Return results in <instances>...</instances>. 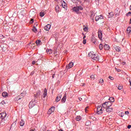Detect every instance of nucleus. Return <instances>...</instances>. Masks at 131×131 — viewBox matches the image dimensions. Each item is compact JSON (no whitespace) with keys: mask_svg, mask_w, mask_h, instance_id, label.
<instances>
[{"mask_svg":"<svg viewBox=\"0 0 131 131\" xmlns=\"http://www.w3.org/2000/svg\"><path fill=\"white\" fill-rule=\"evenodd\" d=\"M88 55L90 57V58H92L93 60H95V61H99L100 57L98 54H95V52L93 51L90 52Z\"/></svg>","mask_w":131,"mask_h":131,"instance_id":"f257e3e1","label":"nucleus"},{"mask_svg":"<svg viewBox=\"0 0 131 131\" xmlns=\"http://www.w3.org/2000/svg\"><path fill=\"white\" fill-rule=\"evenodd\" d=\"M73 10L74 12H76L77 14H78L79 13V11H82V10H83V8L81 6H77L74 7Z\"/></svg>","mask_w":131,"mask_h":131,"instance_id":"f03ea898","label":"nucleus"},{"mask_svg":"<svg viewBox=\"0 0 131 131\" xmlns=\"http://www.w3.org/2000/svg\"><path fill=\"white\" fill-rule=\"evenodd\" d=\"M97 114L99 115H101V114H103V108L102 106L98 105L97 108Z\"/></svg>","mask_w":131,"mask_h":131,"instance_id":"7ed1b4c3","label":"nucleus"},{"mask_svg":"<svg viewBox=\"0 0 131 131\" xmlns=\"http://www.w3.org/2000/svg\"><path fill=\"white\" fill-rule=\"evenodd\" d=\"M36 104V101L35 100H32L31 101L29 104V107L30 109L32 108L33 107H34V105Z\"/></svg>","mask_w":131,"mask_h":131,"instance_id":"20e7f679","label":"nucleus"},{"mask_svg":"<svg viewBox=\"0 0 131 131\" xmlns=\"http://www.w3.org/2000/svg\"><path fill=\"white\" fill-rule=\"evenodd\" d=\"M104 19V16L101 15L96 16L95 17V21H101V20H103Z\"/></svg>","mask_w":131,"mask_h":131,"instance_id":"39448f33","label":"nucleus"},{"mask_svg":"<svg viewBox=\"0 0 131 131\" xmlns=\"http://www.w3.org/2000/svg\"><path fill=\"white\" fill-rule=\"evenodd\" d=\"M54 112H55V107L52 106L49 109L47 113L48 115H51V114H52V113H53Z\"/></svg>","mask_w":131,"mask_h":131,"instance_id":"423d86ee","label":"nucleus"},{"mask_svg":"<svg viewBox=\"0 0 131 131\" xmlns=\"http://www.w3.org/2000/svg\"><path fill=\"white\" fill-rule=\"evenodd\" d=\"M98 34L99 39H102L103 33H102V30H101L100 29H98Z\"/></svg>","mask_w":131,"mask_h":131,"instance_id":"0eeeda50","label":"nucleus"},{"mask_svg":"<svg viewBox=\"0 0 131 131\" xmlns=\"http://www.w3.org/2000/svg\"><path fill=\"white\" fill-rule=\"evenodd\" d=\"M40 90H38L36 92V94L34 95L35 98H39L40 96Z\"/></svg>","mask_w":131,"mask_h":131,"instance_id":"6e6552de","label":"nucleus"},{"mask_svg":"<svg viewBox=\"0 0 131 131\" xmlns=\"http://www.w3.org/2000/svg\"><path fill=\"white\" fill-rule=\"evenodd\" d=\"M44 29L45 30H46V31H49V30H50V29H51V25L48 24L47 26H46L44 27Z\"/></svg>","mask_w":131,"mask_h":131,"instance_id":"1a4fd4ad","label":"nucleus"},{"mask_svg":"<svg viewBox=\"0 0 131 131\" xmlns=\"http://www.w3.org/2000/svg\"><path fill=\"white\" fill-rule=\"evenodd\" d=\"M66 99H67V95L65 94L63 98L61 99L62 103H65L66 102Z\"/></svg>","mask_w":131,"mask_h":131,"instance_id":"9d476101","label":"nucleus"},{"mask_svg":"<svg viewBox=\"0 0 131 131\" xmlns=\"http://www.w3.org/2000/svg\"><path fill=\"white\" fill-rule=\"evenodd\" d=\"M73 65H74L73 62H72V61H71V62L69 63L68 66H67V68L68 69H71V68H72L73 67Z\"/></svg>","mask_w":131,"mask_h":131,"instance_id":"9b49d317","label":"nucleus"},{"mask_svg":"<svg viewBox=\"0 0 131 131\" xmlns=\"http://www.w3.org/2000/svg\"><path fill=\"white\" fill-rule=\"evenodd\" d=\"M19 15H21V16H23L24 17V16L26 15V10H21L19 13Z\"/></svg>","mask_w":131,"mask_h":131,"instance_id":"f8f14e48","label":"nucleus"},{"mask_svg":"<svg viewBox=\"0 0 131 131\" xmlns=\"http://www.w3.org/2000/svg\"><path fill=\"white\" fill-rule=\"evenodd\" d=\"M106 112H107V113H111V112H112V111H113V107H107L106 109Z\"/></svg>","mask_w":131,"mask_h":131,"instance_id":"ddd939ff","label":"nucleus"},{"mask_svg":"<svg viewBox=\"0 0 131 131\" xmlns=\"http://www.w3.org/2000/svg\"><path fill=\"white\" fill-rule=\"evenodd\" d=\"M7 116V114L6 113H2L0 114V117L4 119Z\"/></svg>","mask_w":131,"mask_h":131,"instance_id":"4468645a","label":"nucleus"},{"mask_svg":"<svg viewBox=\"0 0 131 131\" xmlns=\"http://www.w3.org/2000/svg\"><path fill=\"white\" fill-rule=\"evenodd\" d=\"M106 104V106L107 107V108H109L110 107H111V106H112V102L108 101V102H105Z\"/></svg>","mask_w":131,"mask_h":131,"instance_id":"2eb2a0df","label":"nucleus"},{"mask_svg":"<svg viewBox=\"0 0 131 131\" xmlns=\"http://www.w3.org/2000/svg\"><path fill=\"white\" fill-rule=\"evenodd\" d=\"M47 92L48 91L47 90V89H45L43 94V98H46V97H47V95L48 94Z\"/></svg>","mask_w":131,"mask_h":131,"instance_id":"dca6fc26","label":"nucleus"},{"mask_svg":"<svg viewBox=\"0 0 131 131\" xmlns=\"http://www.w3.org/2000/svg\"><path fill=\"white\" fill-rule=\"evenodd\" d=\"M104 50H105V51H108L109 50V49H110V47H109V46L108 45L105 44L104 46Z\"/></svg>","mask_w":131,"mask_h":131,"instance_id":"f3484780","label":"nucleus"},{"mask_svg":"<svg viewBox=\"0 0 131 131\" xmlns=\"http://www.w3.org/2000/svg\"><path fill=\"white\" fill-rule=\"evenodd\" d=\"M61 97H62V95H58V96H57L56 98V102H59V101L61 100Z\"/></svg>","mask_w":131,"mask_h":131,"instance_id":"a211bd4d","label":"nucleus"},{"mask_svg":"<svg viewBox=\"0 0 131 131\" xmlns=\"http://www.w3.org/2000/svg\"><path fill=\"white\" fill-rule=\"evenodd\" d=\"M46 52H47V54H49V55L51 54H53V50L52 49H47Z\"/></svg>","mask_w":131,"mask_h":131,"instance_id":"6ab92c4d","label":"nucleus"},{"mask_svg":"<svg viewBox=\"0 0 131 131\" xmlns=\"http://www.w3.org/2000/svg\"><path fill=\"white\" fill-rule=\"evenodd\" d=\"M67 6V4H66V3H65V2H62V3H61V6L62 7V8H64V9H65V8H66Z\"/></svg>","mask_w":131,"mask_h":131,"instance_id":"aec40b11","label":"nucleus"},{"mask_svg":"<svg viewBox=\"0 0 131 131\" xmlns=\"http://www.w3.org/2000/svg\"><path fill=\"white\" fill-rule=\"evenodd\" d=\"M91 40L93 43H96V42H97V39L95 38L94 37L92 38Z\"/></svg>","mask_w":131,"mask_h":131,"instance_id":"412c9836","label":"nucleus"},{"mask_svg":"<svg viewBox=\"0 0 131 131\" xmlns=\"http://www.w3.org/2000/svg\"><path fill=\"white\" fill-rule=\"evenodd\" d=\"M2 96L4 98H7V97H8V93H7V92H3L2 93Z\"/></svg>","mask_w":131,"mask_h":131,"instance_id":"4be33fe9","label":"nucleus"},{"mask_svg":"<svg viewBox=\"0 0 131 131\" xmlns=\"http://www.w3.org/2000/svg\"><path fill=\"white\" fill-rule=\"evenodd\" d=\"M24 124H25V122L24 121H23V120H21V121L20 122V126H23V125H24Z\"/></svg>","mask_w":131,"mask_h":131,"instance_id":"5701e85b","label":"nucleus"},{"mask_svg":"<svg viewBox=\"0 0 131 131\" xmlns=\"http://www.w3.org/2000/svg\"><path fill=\"white\" fill-rule=\"evenodd\" d=\"M81 120V117L80 116H77L76 117V120H77V121H79V120Z\"/></svg>","mask_w":131,"mask_h":131,"instance_id":"b1692460","label":"nucleus"},{"mask_svg":"<svg viewBox=\"0 0 131 131\" xmlns=\"http://www.w3.org/2000/svg\"><path fill=\"white\" fill-rule=\"evenodd\" d=\"M36 43L37 46H40V43H41V41L40 40H37L36 41Z\"/></svg>","mask_w":131,"mask_h":131,"instance_id":"393cba45","label":"nucleus"},{"mask_svg":"<svg viewBox=\"0 0 131 131\" xmlns=\"http://www.w3.org/2000/svg\"><path fill=\"white\" fill-rule=\"evenodd\" d=\"M115 49L116 50V51L117 52H120V47H118V46H116L115 48Z\"/></svg>","mask_w":131,"mask_h":131,"instance_id":"a878e982","label":"nucleus"},{"mask_svg":"<svg viewBox=\"0 0 131 131\" xmlns=\"http://www.w3.org/2000/svg\"><path fill=\"white\" fill-rule=\"evenodd\" d=\"M83 30L84 31H85V32H88V31H89V27H85L84 28H83Z\"/></svg>","mask_w":131,"mask_h":131,"instance_id":"bb28decb","label":"nucleus"},{"mask_svg":"<svg viewBox=\"0 0 131 131\" xmlns=\"http://www.w3.org/2000/svg\"><path fill=\"white\" fill-rule=\"evenodd\" d=\"M5 104H6V102H5V101H2L1 103H0V107H3V105Z\"/></svg>","mask_w":131,"mask_h":131,"instance_id":"cd10ccee","label":"nucleus"},{"mask_svg":"<svg viewBox=\"0 0 131 131\" xmlns=\"http://www.w3.org/2000/svg\"><path fill=\"white\" fill-rule=\"evenodd\" d=\"M102 107H103V108H107L106 102L102 104Z\"/></svg>","mask_w":131,"mask_h":131,"instance_id":"c85d7f7f","label":"nucleus"},{"mask_svg":"<svg viewBox=\"0 0 131 131\" xmlns=\"http://www.w3.org/2000/svg\"><path fill=\"white\" fill-rule=\"evenodd\" d=\"M59 9H60V7H59V6H56L55 7V11H56V12H59Z\"/></svg>","mask_w":131,"mask_h":131,"instance_id":"c756f323","label":"nucleus"},{"mask_svg":"<svg viewBox=\"0 0 131 131\" xmlns=\"http://www.w3.org/2000/svg\"><path fill=\"white\" fill-rule=\"evenodd\" d=\"M108 14H109L108 18H111V17H113V16H114V14H113V13L112 12L109 13Z\"/></svg>","mask_w":131,"mask_h":131,"instance_id":"7c9ffc66","label":"nucleus"},{"mask_svg":"<svg viewBox=\"0 0 131 131\" xmlns=\"http://www.w3.org/2000/svg\"><path fill=\"white\" fill-rule=\"evenodd\" d=\"M32 30H33V32H35V33H36V32H37V29H36V28H35V27H34Z\"/></svg>","mask_w":131,"mask_h":131,"instance_id":"2f4dec72","label":"nucleus"},{"mask_svg":"<svg viewBox=\"0 0 131 131\" xmlns=\"http://www.w3.org/2000/svg\"><path fill=\"white\" fill-rule=\"evenodd\" d=\"M108 100H109V101H110L111 102H114V98H113V97H110Z\"/></svg>","mask_w":131,"mask_h":131,"instance_id":"473e14b6","label":"nucleus"},{"mask_svg":"<svg viewBox=\"0 0 131 131\" xmlns=\"http://www.w3.org/2000/svg\"><path fill=\"white\" fill-rule=\"evenodd\" d=\"M127 31L128 33H130L131 32V28L130 27H128L127 29Z\"/></svg>","mask_w":131,"mask_h":131,"instance_id":"72a5a7b5","label":"nucleus"},{"mask_svg":"<svg viewBox=\"0 0 131 131\" xmlns=\"http://www.w3.org/2000/svg\"><path fill=\"white\" fill-rule=\"evenodd\" d=\"M99 49L100 50H103V45L102 43L99 45Z\"/></svg>","mask_w":131,"mask_h":131,"instance_id":"f704fd0d","label":"nucleus"},{"mask_svg":"<svg viewBox=\"0 0 131 131\" xmlns=\"http://www.w3.org/2000/svg\"><path fill=\"white\" fill-rule=\"evenodd\" d=\"M99 83H103L104 82V80L103 79H100L99 81Z\"/></svg>","mask_w":131,"mask_h":131,"instance_id":"c9c22d12","label":"nucleus"},{"mask_svg":"<svg viewBox=\"0 0 131 131\" xmlns=\"http://www.w3.org/2000/svg\"><path fill=\"white\" fill-rule=\"evenodd\" d=\"M40 17H43L45 16V13L40 12Z\"/></svg>","mask_w":131,"mask_h":131,"instance_id":"e433bc0d","label":"nucleus"},{"mask_svg":"<svg viewBox=\"0 0 131 131\" xmlns=\"http://www.w3.org/2000/svg\"><path fill=\"white\" fill-rule=\"evenodd\" d=\"M90 78H91V79H95V75H92L91 76H90Z\"/></svg>","mask_w":131,"mask_h":131,"instance_id":"4c0bfd02","label":"nucleus"},{"mask_svg":"<svg viewBox=\"0 0 131 131\" xmlns=\"http://www.w3.org/2000/svg\"><path fill=\"white\" fill-rule=\"evenodd\" d=\"M118 89L120 90H122V86L119 85L118 87Z\"/></svg>","mask_w":131,"mask_h":131,"instance_id":"58836bf2","label":"nucleus"},{"mask_svg":"<svg viewBox=\"0 0 131 131\" xmlns=\"http://www.w3.org/2000/svg\"><path fill=\"white\" fill-rule=\"evenodd\" d=\"M71 1L74 4H76V3H77V2H78V0H71Z\"/></svg>","mask_w":131,"mask_h":131,"instance_id":"ea45409f","label":"nucleus"},{"mask_svg":"<svg viewBox=\"0 0 131 131\" xmlns=\"http://www.w3.org/2000/svg\"><path fill=\"white\" fill-rule=\"evenodd\" d=\"M16 100H17V101H19V100H20L21 98H20V96H17L16 98H15Z\"/></svg>","mask_w":131,"mask_h":131,"instance_id":"a19ab883","label":"nucleus"},{"mask_svg":"<svg viewBox=\"0 0 131 131\" xmlns=\"http://www.w3.org/2000/svg\"><path fill=\"white\" fill-rule=\"evenodd\" d=\"M108 78H110V79H111V80H114V78L112 77V76H109Z\"/></svg>","mask_w":131,"mask_h":131,"instance_id":"79ce46f5","label":"nucleus"},{"mask_svg":"<svg viewBox=\"0 0 131 131\" xmlns=\"http://www.w3.org/2000/svg\"><path fill=\"white\" fill-rule=\"evenodd\" d=\"M83 43L84 45H85V43H86V39H83Z\"/></svg>","mask_w":131,"mask_h":131,"instance_id":"37998d69","label":"nucleus"},{"mask_svg":"<svg viewBox=\"0 0 131 131\" xmlns=\"http://www.w3.org/2000/svg\"><path fill=\"white\" fill-rule=\"evenodd\" d=\"M129 15H131V12H128L126 14V16H129Z\"/></svg>","mask_w":131,"mask_h":131,"instance_id":"c03bdc74","label":"nucleus"},{"mask_svg":"<svg viewBox=\"0 0 131 131\" xmlns=\"http://www.w3.org/2000/svg\"><path fill=\"white\" fill-rule=\"evenodd\" d=\"M116 70L118 72H120V71H121V70H120V69H116Z\"/></svg>","mask_w":131,"mask_h":131,"instance_id":"a18cd8bd","label":"nucleus"},{"mask_svg":"<svg viewBox=\"0 0 131 131\" xmlns=\"http://www.w3.org/2000/svg\"><path fill=\"white\" fill-rule=\"evenodd\" d=\"M88 109H89V106H87V107L85 108V112H87Z\"/></svg>","mask_w":131,"mask_h":131,"instance_id":"49530a36","label":"nucleus"},{"mask_svg":"<svg viewBox=\"0 0 131 131\" xmlns=\"http://www.w3.org/2000/svg\"><path fill=\"white\" fill-rule=\"evenodd\" d=\"M125 114H126V115H127L128 114H129V112H128V111H126L125 112Z\"/></svg>","mask_w":131,"mask_h":131,"instance_id":"de8ad7c7","label":"nucleus"},{"mask_svg":"<svg viewBox=\"0 0 131 131\" xmlns=\"http://www.w3.org/2000/svg\"><path fill=\"white\" fill-rule=\"evenodd\" d=\"M127 128L129 129L131 128V125H129L127 126Z\"/></svg>","mask_w":131,"mask_h":131,"instance_id":"09e8293b","label":"nucleus"},{"mask_svg":"<svg viewBox=\"0 0 131 131\" xmlns=\"http://www.w3.org/2000/svg\"><path fill=\"white\" fill-rule=\"evenodd\" d=\"M20 96H23V97H24V96H25V93H21V94H20Z\"/></svg>","mask_w":131,"mask_h":131,"instance_id":"8fccbe9b","label":"nucleus"},{"mask_svg":"<svg viewBox=\"0 0 131 131\" xmlns=\"http://www.w3.org/2000/svg\"><path fill=\"white\" fill-rule=\"evenodd\" d=\"M33 19H31V21H30V23H31V24H32V23H33Z\"/></svg>","mask_w":131,"mask_h":131,"instance_id":"3c124183","label":"nucleus"},{"mask_svg":"<svg viewBox=\"0 0 131 131\" xmlns=\"http://www.w3.org/2000/svg\"><path fill=\"white\" fill-rule=\"evenodd\" d=\"M32 64L33 65H34V64H35V61H32Z\"/></svg>","mask_w":131,"mask_h":131,"instance_id":"603ef678","label":"nucleus"},{"mask_svg":"<svg viewBox=\"0 0 131 131\" xmlns=\"http://www.w3.org/2000/svg\"><path fill=\"white\" fill-rule=\"evenodd\" d=\"M85 37H86V36L85 35H84V36L83 37V39H85Z\"/></svg>","mask_w":131,"mask_h":131,"instance_id":"864d4df0","label":"nucleus"},{"mask_svg":"<svg viewBox=\"0 0 131 131\" xmlns=\"http://www.w3.org/2000/svg\"><path fill=\"white\" fill-rule=\"evenodd\" d=\"M79 101H82V98H79Z\"/></svg>","mask_w":131,"mask_h":131,"instance_id":"5fc2aeb1","label":"nucleus"},{"mask_svg":"<svg viewBox=\"0 0 131 131\" xmlns=\"http://www.w3.org/2000/svg\"><path fill=\"white\" fill-rule=\"evenodd\" d=\"M34 74V72L33 71V72L31 73V75H32Z\"/></svg>","mask_w":131,"mask_h":131,"instance_id":"6e6d98bb","label":"nucleus"},{"mask_svg":"<svg viewBox=\"0 0 131 131\" xmlns=\"http://www.w3.org/2000/svg\"><path fill=\"white\" fill-rule=\"evenodd\" d=\"M121 117H123V114H122V115H121Z\"/></svg>","mask_w":131,"mask_h":131,"instance_id":"4d7b16f0","label":"nucleus"},{"mask_svg":"<svg viewBox=\"0 0 131 131\" xmlns=\"http://www.w3.org/2000/svg\"><path fill=\"white\" fill-rule=\"evenodd\" d=\"M129 24H131V18L130 19Z\"/></svg>","mask_w":131,"mask_h":131,"instance_id":"13d9d810","label":"nucleus"},{"mask_svg":"<svg viewBox=\"0 0 131 131\" xmlns=\"http://www.w3.org/2000/svg\"><path fill=\"white\" fill-rule=\"evenodd\" d=\"M124 64H125V62H122L123 65H124Z\"/></svg>","mask_w":131,"mask_h":131,"instance_id":"bf43d9fd","label":"nucleus"},{"mask_svg":"<svg viewBox=\"0 0 131 131\" xmlns=\"http://www.w3.org/2000/svg\"><path fill=\"white\" fill-rule=\"evenodd\" d=\"M54 76H55L52 75V78H54Z\"/></svg>","mask_w":131,"mask_h":131,"instance_id":"052dcab7","label":"nucleus"},{"mask_svg":"<svg viewBox=\"0 0 131 131\" xmlns=\"http://www.w3.org/2000/svg\"><path fill=\"white\" fill-rule=\"evenodd\" d=\"M30 131H34L33 129H31Z\"/></svg>","mask_w":131,"mask_h":131,"instance_id":"680f3d73","label":"nucleus"},{"mask_svg":"<svg viewBox=\"0 0 131 131\" xmlns=\"http://www.w3.org/2000/svg\"><path fill=\"white\" fill-rule=\"evenodd\" d=\"M130 10L131 11V5L130 6Z\"/></svg>","mask_w":131,"mask_h":131,"instance_id":"e2e57ef3","label":"nucleus"},{"mask_svg":"<svg viewBox=\"0 0 131 131\" xmlns=\"http://www.w3.org/2000/svg\"><path fill=\"white\" fill-rule=\"evenodd\" d=\"M85 2H89V0H85Z\"/></svg>","mask_w":131,"mask_h":131,"instance_id":"0e129e2a","label":"nucleus"},{"mask_svg":"<svg viewBox=\"0 0 131 131\" xmlns=\"http://www.w3.org/2000/svg\"><path fill=\"white\" fill-rule=\"evenodd\" d=\"M130 86H131V82H130Z\"/></svg>","mask_w":131,"mask_h":131,"instance_id":"69168bd1","label":"nucleus"},{"mask_svg":"<svg viewBox=\"0 0 131 131\" xmlns=\"http://www.w3.org/2000/svg\"><path fill=\"white\" fill-rule=\"evenodd\" d=\"M82 35H84V34L82 33Z\"/></svg>","mask_w":131,"mask_h":131,"instance_id":"338daca9","label":"nucleus"},{"mask_svg":"<svg viewBox=\"0 0 131 131\" xmlns=\"http://www.w3.org/2000/svg\"><path fill=\"white\" fill-rule=\"evenodd\" d=\"M2 37H3L4 36L2 35Z\"/></svg>","mask_w":131,"mask_h":131,"instance_id":"774afa93","label":"nucleus"}]
</instances>
